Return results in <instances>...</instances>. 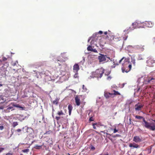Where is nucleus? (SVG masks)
Returning a JSON list of instances; mask_svg holds the SVG:
<instances>
[{
	"label": "nucleus",
	"mask_w": 155,
	"mask_h": 155,
	"mask_svg": "<svg viewBox=\"0 0 155 155\" xmlns=\"http://www.w3.org/2000/svg\"><path fill=\"white\" fill-rule=\"evenodd\" d=\"M122 63V67L121 69L123 73L124 72L128 73L131 68V64L129 61L128 58L123 57L119 61V63Z\"/></svg>",
	"instance_id": "1"
},
{
	"label": "nucleus",
	"mask_w": 155,
	"mask_h": 155,
	"mask_svg": "<svg viewBox=\"0 0 155 155\" xmlns=\"http://www.w3.org/2000/svg\"><path fill=\"white\" fill-rule=\"evenodd\" d=\"M143 22L141 23L139 21H135L132 24V27H130L127 30H124V31L126 32H127V33H128L131 30L137 28H143Z\"/></svg>",
	"instance_id": "2"
},
{
	"label": "nucleus",
	"mask_w": 155,
	"mask_h": 155,
	"mask_svg": "<svg viewBox=\"0 0 155 155\" xmlns=\"http://www.w3.org/2000/svg\"><path fill=\"white\" fill-rule=\"evenodd\" d=\"M104 71L102 68L96 70L95 71L93 72L92 74V75L94 77L97 78H101L104 73Z\"/></svg>",
	"instance_id": "3"
},
{
	"label": "nucleus",
	"mask_w": 155,
	"mask_h": 155,
	"mask_svg": "<svg viewBox=\"0 0 155 155\" xmlns=\"http://www.w3.org/2000/svg\"><path fill=\"white\" fill-rule=\"evenodd\" d=\"M144 127L151 130L154 131L155 130V129H154V127H155V122H153L150 123L147 121L145 124L144 125Z\"/></svg>",
	"instance_id": "4"
},
{
	"label": "nucleus",
	"mask_w": 155,
	"mask_h": 155,
	"mask_svg": "<svg viewBox=\"0 0 155 155\" xmlns=\"http://www.w3.org/2000/svg\"><path fill=\"white\" fill-rule=\"evenodd\" d=\"M99 54V55L98 56V59L99 60V61L100 62L105 61L107 58L109 59V60L110 59V57H108L106 55H104L100 53Z\"/></svg>",
	"instance_id": "5"
},
{
	"label": "nucleus",
	"mask_w": 155,
	"mask_h": 155,
	"mask_svg": "<svg viewBox=\"0 0 155 155\" xmlns=\"http://www.w3.org/2000/svg\"><path fill=\"white\" fill-rule=\"evenodd\" d=\"M146 82L147 84H153L155 82V76H148L147 77Z\"/></svg>",
	"instance_id": "6"
},
{
	"label": "nucleus",
	"mask_w": 155,
	"mask_h": 155,
	"mask_svg": "<svg viewBox=\"0 0 155 155\" xmlns=\"http://www.w3.org/2000/svg\"><path fill=\"white\" fill-rule=\"evenodd\" d=\"M143 140L142 137L138 136H134L133 139V141L136 143L141 142L143 141Z\"/></svg>",
	"instance_id": "7"
},
{
	"label": "nucleus",
	"mask_w": 155,
	"mask_h": 155,
	"mask_svg": "<svg viewBox=\"0 0 155 155\" xmlns=\"http://www.w3.org/2000/svg\"><path fill=\"white\" fill-rule=\"evenodd\" d=\"M143 27L145 26L147 27H152L153 25V24L150 21H146L145 22H143Z\"/></svg>",
	"instance_id": "8"
},
{
	"label": "nucleus",
	"mask_w": 155,
	"mask_h": 155,
	"mask_svg": "<svg viewBox=\"0 0 155 155\" xmlns=\"http://www.w3.org/2000/svg\"><path fill=\"white\" fill-rule=\"evenodd\" d=\"M104 96L107 99H108L110 97L113 98V93H110L107 92L105 91L104 92Z\"/></svg>",
	"instance_id": "9"
},
{
	"label": "nucleus",
	"mask_w": 155,
	"mask_h": 155,
	"mask_svg": "<svg viewBox=\"0 0 155 155\" xmlns=\"http://www.w3.org/2000/svg\"><path fill=\"white\" fill-rule=\"evenodd\" d=\"M146 62L148 66L150 67H152L153 66V64L155 63V61L152 58H149L147 61Z\"/></svg>",
	"instance_id": "10"
},
{
	"label": "nucleus",
	"mask_w": 155,
	"mask_h": 155,
	"mask_svg": "<svg viewBox=\"0 0 155 155\" xmlns=\"http://www.w3.org/2000/svg\"><path fill=\"white\" fill-rule=\"evenodd\" d=\"M143 105L139 104V103L136 104L135 105V111H139L141 110L142 108L143 107Z\"/></svg>",
	"instance_id": "11"
},
{
	"label": "nucleus",
	"mask_w": 155,
	"mask_h": 155,
	"mask_svg": "<svg viewBox=\"0 0 155 155\" xmlns=\"http://www.w3.org/2000/svg\"><path fill=\"white\" fill-rule=\"evenodd\" d=\"M135 117L136 119L139 120L142 119L143 121V122L142 123V125L144 126V125L145 124L147 121L145 120V118L143 117L138 115H136Z\"/></svg>",
	"instance_id": "12"
},
{
	"label": "nucleus",
	"mask_w": 155,
	"mask_h": 155,
	"mask_svg": "<svg viewBox=\"0 0 155 155\" xmlns=\"http://www.w3.org/2000/svg\"><path fill=\"white\" fill-rule=\"evenodd\" d=\"M114 38V36L111 34H108L106 37L105 39H107L109 41H112Z\"/></svg>",
	"instance_id": "13"
},
{
	"label": "nucleus",
	"mask_w": 155,
	"mask_h": 155,
	"mask_svg": "<svg viewBox=\"0 0 155 155\" xmlns=\"http://www.w3.org/2000/svg\"><path fill=\"white\" fill-rule=\"evenodd\" d=\"M79 66L78 64H75L73 66V71L74 72H78V71L79 70Z\"/></svg>",
	"instance_id": "14"
},
{
	"label": "nucleus",
	"mask_w": 155,
	"mask_h": 155,
	"mask_svg": "<svg viewBox=\"0 0 155 155\" xmlns=\"http://www.w3.org/2000/svg\"><path fill=\"white\" fill-rule=\"evenodd\" d=\"M129 146L130 147H133L135 148H138L140 147V146L139 145L134 142L133 143H130Z\"/></svg>",
	"instance_id": "15"
},
{
	"label": "nucleus",
	"mask_w": 155,
	"mask_h": 155,
	"mask_svg": "<svg viewBox=\"0 0 155 155\" xmlns=\"http://www.w3.org/2000/svg\"><path fill=\"white\" fill-rule=\"evenodd\" d=\"M105 39H104V38H102L100 39L99 44L100 46L103 47L106 44V41H105Z\"/></svg>",
	"instance_id": "16"
},
{
	"label": "nucleus",
	"mask_w": 155,
	"mask_h": 155,
	"mask_svg": "<svg viewBox=\"0 0 155 155\" xmlns=\"http://www.w3.org/2000/svg\"><path fill=\"white\" fill-rule=\"evenodd\" d=\"M144 45H137L136 46V48L141 51H143L144 50Z\"/></svg>",
	"instance_id": "17"
},
{
	"label": "nucleus",
	"mask_w": 155,
	"mask_h": 155,
	"mask_svg": "<svg viewBox=\"0 0 155 155\" xmlns=\"http://www.w3.org/2000/svg\"><path fill=\"white\" fill-rule=\"evenodd\" d=\"M6 97L5 96L3 95H0V101L2 100L3 101L1 102V103H4L6 101Z\"/></svg>",
	"instance_id": "18"
},
{
	"label": "nucleus",
	"mask_w": 155,
	"mask_h": 155,
	"mask_svg": "<svg viewBox=\"0 0 155 155\" xmlns=\"http://www.w3.org/2000/svg\"><path fill=\"white\" fill-rule=\"evenodd\" d=\"M75 103L77 106H79L80 104V99L78 97H76L75 98Z\"/></svg>",
	"instance_id": "19"
},
{
	"label": "nucleus",
	"mask_w": 155,
	"mask_h": 155,
	"mask_svg": "<svg viewBox=\"0 0 155 155\" xmlns=\"http://www.w3.org/2000/svg\"><path fill=\"white\" fill-rule=\"evenodd\" d=\"M11 104L12 105V106L16 107H19L20 108H21L22 109H23V107H21L20 106V105L19 104H15L14 103H12Z\"/></svg>",
	"instance_id": "20"
},
{
	"label": "nucleus",
	"mask_w": 155,
	"mask_h": 155,
	"mask_svg": "<svg viewBox=\"0 0 155 155\" xmlns=\"http://www.w3.org/2000/svg\"><path fill=\"white\" fill-rule=\"evenodd\" d=\"M68 108L69 110V115H70L71 114V111L73 109V107L71 104H69L68 106Z\"/></svg>",
	"instance_id": "21"
},
{
	"label": "nucleus",
	"mask_w": 155,
	"mask_h": 155,
	"mask_svg": "<svg viewBox=\"0 0 155 155\" xmlns=\"http://www.w3.org/2000/svg\"><path fill=\"white\" fill-rule=\"evenodd\" d=\"M13 107L12 106H10L9 107H8L6 110V112H9L10 111V110H13Z\"/></svg>",
	"instance_id": "22"
},
{
	"label": "nucleus",
	"mask_w": 155,
	"mask_h": 155,
	"mask_svg": "<svg viewBox=\"0 0 155 155\" xmlns=\"http://www.w3.org/2000/svg\"><path fill=\"white\" fill-rule=\"evenodd\" d=\"M59 100V99L57 98L55 100L53 101L52 103L53 104L57 105L58 104V103Z\"/></svg>",
	"instance_id": "23"
},
{
	"label": "nucleus",
	"mask_w": 155,
	"mask_h": 155,
	"mask_svg": "<svg viewBox=\"0 0 155 155\" xmlns=\"http://www.w3.org/2000/svg\"><path fill=\"white\" fill-rule=\"evenodd\" d=\"M44 145L43 143L41 145L39 146L38 145H36L34 147V148L36 149H39L42 148V146Z\"/></svg>",
	"instance_id": "24"
},
{
	"label": "nucleus",
	"mask_w": 155,
	"mask_h": 155,
	"mask_svg": "<svg viewBox=\"0 0 155 155\" xmlns=\"http://www.w3.org/2000/svg\"><path fill=\"white\" fill-rule=\"evenodd\" d=\"M113 92H114V93L113 94L114 95H120V93H119L117 91H116L115 90H113Z\"/></svg>",
	"instance_id": "25"
},
{
	"label": "nucleus",
	"mask_w": 155,
	"mask_h": 155,
	"mask_svg": "<svg viewBox=\"0 0 155 155\" xmlns=\"http://www.w3.org/2000/svg\"><path fill=\"white\" fill-rule=\"evenodd\" d=\"M93 48L91 45H89L87 48V49L88 51H92Z\"/></svg>",
	"instance_id": "26"
},
{
	"label": "nucleus",
	"mask_w": 155,
	"mask_h": 155,
	"mask_svg": "<svg viewBox=\"0 0 155 155\" xmlns=\"http://www.w3.org/2000/svg\"><path fill=\"white\" fill-rule=\"evenodd\" d=\"M57 114L59 116L63 115L64 114L63 111L62 110H61L60 111H58Z\"/></svg>",
	"instance_id": "27"
},
{
	"label": "nucleus",
	"mask_w": 155,
	"mask_h": 155,
	"mask_svg": "<svg viewBox=\"0 0 155 155\" xmlns=\"http://www.w3.org/2000/svg\"><path fill=\"white\" fill-rule=\"evenodd\" d=\"M18 124V123L17 122H14L13 123V127H15Z\"/></svg>",
	"instance_id": "28"
},
{
	"label": "nucleus",
	"mask_w": 155,
	"mask_h": 155,
	"mask_svg": "<svg viewBox=\"0 0 155 155\" xmlns=\"http://www.w3.org/2000/svg\"><path fill=\"white\" fill-rule=\"evenodd\" d=\"M29 151V149H26L22 150V152L24 153H27Z\"/></svg>",
	"instance_id": "29"
},
{
	"label": "nucleus",
	"mask_w": 155,
	"mask_h": 155,
	"mask_svg": "<svg viewBox=\"0 0 155 155\" xmlns=\"http://www.w3.org/2000/svg\"><path fill=\"white\" fill-rule=\"evenodd\" d=\"M24 129V127L21 130V129H18L16 130V131L18 132H20L22 131H23V132H24V131H23Z\"/></svg>",
	"instance_id": "30"
},
{
	"label": "nucleus",
	"mask_w": 155,
	"mask_h": 155,
	"mask_svg": "<svg viewBox=\"0 0 155 155\" xmlns=\"http://www.w3.org/2000/svg\"><path fill=\"white\" fill-rule=\"evenodd\" d=\"M152 43L154 44L155 43V38H153L151 40Z\"/></svg>",
	"instance_id": "31"
},
{
	"label": "nucleus",
	"mask_w": 155,
	"mask_h": 155,
	"mask_svg": "<svg viewBox=\"0 0 155 155\" xmlns=\"http://www.w3.org/2000/svg\"><path fill=\"white\" fill-rule=\"evenodd\" d=\"M78 72H75V74L74 75V77L75 78H76L78 77Z\"/></svg>",
	"instance_id": "32"
},
{
	"label": "nucleus",
	"mask_w": 155,
	"mask_h": 155,
	"mask_svg": "<svg viewBox=\"0 0 155 155\" xmlns=\"http://www.w3.org/2000/svg\"><path fill=\"white\" fill-rule=\"evenodd\" d=\"M97 124V123H94V124H93V128L94 129H96V127L95 126V125H96Z\"/></svg>",
	"instance_id": "33"
},
{
	"label": "nucleus",
	"mask_w": 155,
	"mask_h": 155,
	"mask_svg": "<svg viewBox=\"0 0 155 155\" xmlns=\"http://www.w3.org/2000/svg\"><path fill=\"white\" fill-rule=\"evenodd\" d=\"M112 77L110 76H108L107 78V80L110 81Z\"/></svg>",
	"instance_id": "34"
},
{
	"label": "nucleus",
	"mask_w": 155,
	"mask_h": 155,
	"mask_svg": "<svg viewBox=\"0 0 155 155\" xmlns=\"http://www.w3.org/2000/svg\"><path fill=\"white\" fill-rule=\"evenodd\" d=\"M95 147L92 145H91V149L92 150H94L95 149Z\"/></svg>",
	"instance_id": "35"
},
{
	"label": "nucleus",
	"mask_w": 155,
	"mask_h": 155,
	"mask_svg": "<svg viewBox=\"0 0 155 155\" xmlns=\"http://www.w3.org/2000/svg\"><path fill=\"white\" fill-rule=\"evenodd\" d=\"M89 120L90 121H92L94 120V119L92 117H91L89 119Z\"/></svg>",
	"instance_id": "36"
},
{
	"label": "nucleus",
	"mask_w": 155,
	"mask_h": 155,
	"mask_svg": "<svg viewBox=\"0 0 155 155\" xmlns=\"http://www.w3.org/2000/svg\"><path fill=\"white\" fill-rule=\"evenodd\" d=\"M91 51H93V52H95V53L97 52V51L96 49H93Z\"/></svg>",
	"instance_id": "37"
},
{
	"label": "nucleus",
	"mask_w": 155,
	"mask_h": 155,
	"mask_svg": "<svg viewBox=\"0 0 155 155\" xmlns=\"http://www.w3.org/2000/svg\"><path fill=\"white\" fill-rule=\"evenodd\" d=\"M132 62V63L133 64L135 65V60H132L131 61Z\"/></svg>",
	"instance_id": "38"
},
{
	"label": "nucleus",
	"mask_w": 155,
	"mask_h": 155,
	"mask_svg": "<svg viewBox=\"0 0 155 155\" xmlns=\"http://www.w3.org/2000/svg\"><path fill=\"white\" fill-rule=\"evenodd\" d=\"M83 90H84V91H86V90H87V89L86 88V87H85V86L84 85H83Z\"/></svg>",
	"instance_id": "39"
},
{
	"label": "nucleus",
	"mask_w": 155,
	"mask_h": 155,
	"mask_svg": "<svg viewBox=\"0 0 155 155\" xmlns=\"http://www.w3.org/2000/svg\"><path fill=\"white\" fill-rule=\"evenodd\" d=\"M118 131V130H117L115 128L114 129V133H115Z\"/></svg>",
	"instance_id": "40"
},
{
	"label": "nucleus",
	"mask_w": 155,
	"mask_h": 155,
	"mask_svg": "<svg viewBox=\"0 0 155 155\" xmlns=\"http://www.w3.org/2000/svg\"><path fill=\"white\" fill-rule=\"evenodd\" d=\"M4 108V107L3 106H0V110L3 109Z\"/></svg>",
	"instance_id": "41"
},
{
	"label": "nucleus",
	"mask_w": 155,
	"mask_h": 155,
	"mask_svg": "<svg viewBox=\"0 0 155 155\" xmlns=\"http://www.w3.org/2000/svg\"><path fill=\"white\" fill-rule=\"evenodd\" d=\"M60 117H56V119L57 120H59V119H60Z\"/></svg>",
	"instance_id": "42"
},
{
	"label": "nucleus",
	"mask_w": 155,
	"mask_h": 155,
	"mask_svg": "<svg viewBox=\"0 0 155 155\" xmlns=\"http://www.w3.org/2000/svg\"><path fill=\"white\" fill-rule=\"evenodd\" d=\"M4 128V127L3 126H0V130H2Z\"/></svg>",
	"instance_id": "43"
},
{
	"label": "nucleus",
	"mask_w": 155,
	"mask_h": 155,
	"mask_svg": "<svg viewBox=\"0 0 155 155\" xmlns=\"http://www.w3.org/2000/svg\"><path fill=\"white\" fill-rule=\"evenodd\" d=\"M6 155H12V153H7Z\"/></svg>",
	"instance_id": "44"
},
{
	"label": "nucleus",
	"mask_w": 155,
	"mask_h": 155,
	"mask_svg": "<svg viewBox=\"0 0 155 155\" xmlns=\"http://www.w3.org/2000/svg\"><path fill=\"white\" fill-rule=\"evenodd\" d=\"M4 150V148H0V152H1L3 150Z\"/></svg>",
	"instance_id": "45"
},
{
	"label": "nucleus",
	"mask_w": 155,
	"mask_h": 155,
	"mask_svg": "<svg viewBox=\"0 0 155 155\" xmlns=\"http://www.w3.org/2000/svg\"><path fill=\"white\" fill-rule=\"evenodd\" d=\"M98 33L99 34H102V33H103V31H99L98 32Z\"/></svg>",
	"instance_id": "46"
},
{
	"label": "nucleus",
	"mask_w": 155,
	"mask_h": 155,
	"mask_svg": "<svg viewBox=\"0 0 155 155\" xmlns=\"http://www.w3.org/2000/svg\"><path fill=\"white\" fill-rule=\"evenodd\" d=\"M3 60L4 61H6L7 60V58H5V57H4L3 58Z\"/></svg>",
	"instance_id": "47"
},
{
	"label": "nucleus",
	"mask_w": 155,
	"mask_h": 155,
	"mask_svg": "<svg viewBox=\"0 0 155 155\" xmlns=\"http://www.w3.org/2000/svg\"><path fill=\"white\" fill-rule=\"evenodd\" d=\"M104 34L105 35H107V31L104 32Z\"/></svg>",
	"instance_id": "48"
},
{
	"label": "nucleus",
	"mask_w": 155,
	"mask_h": 155,
	"mask_svg": "<svg viewBox=\"0 0 155 155\" xmlns=\"http://www.w3.org/2000/svg\"><path fill=\"white\" fill-rule=\"evenodd\" d=\"M131 122H132L131 121H130L129 122V124H131Z\"/></svg>",
	"instance_id": "49"
},
{
	"label": "nucleus",
	"mask_w": 155,
	"mask_h": 155,
	"mask_svg": "<svg viewBox=\"0 0 155 155\" xmlns=\"http://www.w3.org/2000/svg\"><path fill=\"white\" fill-rule=\"evenodd\" d=\"M138 155H143V154L142 153H141L140 154H139Z\"/></svg>",
	"instance_id": "50"
},
{
	"label": "nucleus",
	"mask_w": 155,
	"mask_h": 155,
	"mask_svg": "<svg viewBox=\"0 0 155 155\" xmlns=\"http://www.w3.org/2000/svg\"><path fill=\"white\" fill-rule=\"evenodd\" d=\"M129 121H130H130H131V118H130V119H129Z\"/></svg>",
	"instance_id": "51"
},
{
	"label": "nucleus",
	"mask_w": 155,
	"mask_h": 155,
	"mask_svg": "<svg viewBox=\"0 0 155 155\" xmlns=\"http://www.w3.org/2000/svg\"><path fill=\"white\" fill-rule=\"evenodd\" d=\"M15 64H15H15H14L13 65H14V66H15Z\"/></svg>",
	"instance_id": "52"
},
{
	"label": "nucleus",
	"mask_w": 155,
	"mask_h": 155,
	"mask_svg": "<svg viewBox=\"0 0 155 155\" xmlns=\"http://www.w3.org/2000/svg\"><path fill=\"white\" fill-rule=\"evenodd\" d=\"M68 155H70L69 153H68Z\"/></svg>",
	"instance_id": "53"
},
{
	"label": "nucleus",
	"mask_w": 155,
	"mask_h": 155,
	"mask_svg": "<svg viewBox=\"0 0 155 155\" xmlns=\"http://www.w3.org/2000/svg\"><path fill=\"white\" fill-rule=\"evenodd\" d=\"M92 41H91V43H92Z\"/></svg>",
	"instance_id": "54"
},
{
	"label": "nucleus",
	"mask_w": 155,
	"mask_h": 155,
	"mask_svg": "<svg viewBox=\"0 0 155 155\" xmlns=\"http://www.w3.org/2000/svg\"><path fill=\"white\" fill-rule=\"evenodd\" d=\"M0 86H2V84H0Z\"/></svg>",
	"instance_id": "55"
},
{
	"label": "nucleus",
	"mask_w": 155,
	"mask_h": 155,
	"mask_svg": "<svg viewBox=\"0 0 155 155\" xmlns=\"http://www.w3.org/2000/svg\"><path fill=\"white\" fill-rule=\"evenodd\" d=\"M34 141H32V143H33Z\"/></svg>",
	"instance_id": "56"
},
{
	"label": "nucleus",
	"mask_w": 155,
	"mask_h": 155,
	"mask_svg": "<svg viewBox=\"0 0 155 155\" xmlns=\"http://www.w3.org/2000/svg\"><path fill=\"white\" fill-rule=\"evenodd\" d=\"M101 132H103V131H101Z\"/></svg>",
	"instance_id": "57"
}]
</instances>
